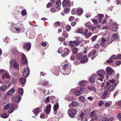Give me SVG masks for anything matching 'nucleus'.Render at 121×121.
<instances>
[{
  "mask_svg": "<svg viewBox=\"0 0 121 121\" xmlns=\"http://www.w3.org/2000/svg\"><path fill=\"white\" fill-rule=\"evenodd\" d=\"M19 81L23 85L26 82V80L24 78H22L20 79Z\"/></svg>",
  "mask_w": 121,
  "mask_h": 121,
  "instance_id": "35",
  "label": "nucleus"
},
{
  "mask_svg": "<svg viewBox=\"0 0 121 121\" xmlns=\"http://www.w3.org/2000/svg\"><path fill=\"white\" fill-rule=\"evenodd\" d=\"M91 28L90 29H91L92 31H94L96 28V27L95 26H91Z\"/></svg>",
  "mask_w": 121,
  "mask_h": 121,
  "instance_id": "61",
  "label": "nucleus"
},
{
  "mask_svg": "<svg viewBox=\"0 0 121 121\" xmlns=\"http://www.w3.org/2000/svg\"><path fill=\"white\" fill-rule=\"evenodd\" d=\"M63 36L65 37H67L68 36V34L67 32L65 31H63L62 34Z\"/></svg>",
  "mask_w": 121,
  "mask_h": 121,
  "instance_id": "46",
  "label": "nucleus"
},
{
  "mask_svg": "<svg viewBox=\"0 0 121 121\" xmlns=\"http://www.w3.org/2000/svg\"><path fill=\"white\" fill-rule=\"evenodd\" d=\"M12 53L14 55H17L18 53V51L15 48H13L12 50Z\"/></svg>",
  "mask_w": 121,
  "mask_h": 121,
  "instance_id": "40",
  "label": "nucleus"
},
{
  "mask_svg": "<svg viewBox=\"0 0 121 121\" xmlns=\"http://www.w3.org/2000/svg\"><path fill=\"white\" fill-rule=\"evenodd\" d=\"M63 48L62 47H60L58 49V52L59 53L61 54L63 52Z\"/></svg>",
  "mask_w": 121,
  "mask_h": 121,
  "instance_id": "50",
  "label": "nucleus"
},
{
  "mask_svg": "<svg viewBox=\"0 0 121 121\" xmlns=\"http://www.w3.org/2000/svg\"><path fill=\"white\" fill-rule=\"evenodd\" d=\"M75 57L73 54H72L70 57V59L72 60H75Z\"/></svg>",
  "mask_w": 121,
  "mask_h": 121,
  "instance_id": "59",
  "label": "nucleus"
},
{
  "mask_svg": "<svg viewBox=\"0 0 121 121\" xmlns=\"http://www.w3.org/2000/svg\"><path fill=\"white\" fill-rule=\"evenodd\" d=\"M10 30H11L13 32H15L16 31V27H14L13 25H11L9 28Z\"/></svg>",
  "mask_w": 121,
  "mask_h": 121,
  "instance_id": "36",
  "label": "nucleus"
},
{
  "mask_svg": "<svg viewBox=\"0 0 121 121\" xmlns=\"http://www.w3.org/2000/svg\"><path fill=\"white\" fill-rule=\"evenodd\" d=\"M81 94L80 92L79 91H75L74 92V94L77 96Z\"/></svg>",
  "mask_w": 121,
  "mask_h": 121,
  "instance_id": "53",
  "label": "nucleus"
},
{
  "mask_svg": "<svg viewBox=\"0 0 121 121\" xmlns=\"http://www.w3.org/2000/svg\"><path fill=\"white\" fill-rule=\"evenodd\" d=\"M40 111V110L39 108H36L34 110H33V112L34 113L36 116L37 115V114Z\"/></svg>",
  "mask_w": 121,
  "mask_h": 121,
  "instance_id": "26",
  "label": "nucleus"
},
{
  "mask_svg": "<svg viewBox=\"0 0 121 121\" xmlns=\"http://www.w3.org/2000/svg\"><path fill=\"white\" fill-rule=\"evenodd\" d=\"M116 59H121V55L120 54H118L116 57Z\"/></svg>",
  "mask_w": 121,
  "mask_h": 121,
  "instance_id": "63",
  "label": "nucleus"
},
{
  "mask_svg": "<svg viewBox=\"0 0 121 121\" xmlns=\"http://www.w3.org/2000/svg\"><path fill=\"white\" fill-rule=\"evenodd\" d=\"M90 116L92 117V119L93 121L96 120L98 117V116L96 113L94 111L91 112Z\"/></svg>",
  "mask_w": 121,
  "mask_h": 121,
  "instance_id": "9",
  "label": "nucleus"
},
{
  "mask_svg": "<svg viewBox=\"0 0 121 121\" xmlns=\"http://www.w3.org/2000/svg\"><path fill=\"white\" fill-rule=\"evenodd\" d=\"M66 29L67 31H69L71 29V26H70L69 25H67L66 26Z\"/></svg>",
  "mask_w": 121,
  "mask_h": 121,
  "instance_id": "51",
  "label": "nucleus"
},
{
  "mask_svg": "<svg viewBox=\"0 0 121 121\" xmlns=\"http://www.w3.org/2000/svg\"><path fill=\"white\" fill-rule=\"evenodd\" d=\"M106 118L107 119V121H112L114 119V117H106Z\"/></svg>",
  "mask_w": 121,
  "mask_h": 121,
  "instance_id": "42",
  "label": "nucleus"
},
{
  "mask_svg": "<svg viewBox=\"0 0 121 121\" xmlns=\"http://www.w3.org/2000/svg\"><path fill=\"white\" fill-rule=\"evenodd\" d=\"M112 37L115 39H117L118 38V36L117 34L113 33L112 34Z\"/></svg>",
  "mask_w": 121,
  "mask_h": 121,
  "instance_id": "49",
  "label": "nucleus"
},
{
  "mask_svg": "<svg viewBox=\"0 0 121 121\" xmlns=\"http://www.w3.org/2000/svg\"><path fill=\"white\" fill-rule=\"evenodd\" d=\"M59 108V104L58 103H55L53 106V108L55 112V114H56V112Z\"/></svg>",
  "mask_w": 121,
  "mask_h": 121,
  "instance_id": "14",
  "label": "nucleus"
},
{
  "mask_svg": "<svg viewBox=\"0 0 121 121\" xmlns=\"http://www.w3.org/2000/svg\"><path fill=\"white\" fill-rule=\"evenodd\" d=\"M104 17V15L103 14H98V16L95 17H98L99 22H100Z\"/></svg>",
  "mask_w": 121,
  "mask_h": 121,
  "instance_id": "23",
  "label": "nucleus"
},
{
  "mask_svg": "<svg viewBox=\"0 0 121 121\" xmlns=\"http://www.w3.org/2000/svg\"><path fill=\"white\" fill-rule=\"evenodd\" d=\"M115 80L113 79H110L109 80V82L112 83H114L115 82Z\"/></svg>",
  "mask_w": 121,
  "mask_h": 121,
  "instance_id": "62",
  "label": "nucleus"
},
{
  "mask_svg": "<svg viewBox=\"0 0 121 121\" xmlns=\"http://www.w3.org/2000/svg\"><path fill=\"white\" fill-rule=\"evenodd\" d=\"M23 16H25L27 13L26 11L25 10H22L21 12Z\"/></svg>",
  "mask_w": 121,
  "mask_h": 121,
  "instance_id": "55",
  "label": "nucleus"
},
{
  "mask_svg": "<svg viewBox=\"0 0 121 121\" xmlns=\"http://www.w3.org/2000/svg\"><path fill=\"white\" fill-rule=\"evenodd\" d=\"M58 39L60 41L62 42L63 41L65 40V39L60 37H59Z\"/></svg>",
  "mask_w": 121,
  "mask_h": 121,
  "instance_id": "58",
  "label": "nucleus"
},
{
  "mask_svg": "<svg viewBox=\"0 0 121 121\" xmlns=\"http://www.w3.org/2000/svg\"><path fill=\"white\" fill-rule=\"evenodd\" d=\"M99 76L101 78H104V75L105 73V71L103 70H101L97 72Z\"/></svg>",
  "mask_w": 121,
  "mask_h": 121,
  "instance_id": "11",
  "label": "nucleus"
},
{
  "mask_svg": "<svg viewBox=\"0 0 121 121\" xmlns=\"http://www.w3.org/2000/svg\"><path fill=\"white\" fill-rule=\"evenodd\" d=\"M11 66L15 69H19V66L17 62L15 60H12L9 62Z\"/></svg>",
  "mask_w": 121,
  "mask_h": 121,
  "instance_id": "3",
  "label": "nucleus"
},
{
  "mask_svg": "<svg viewBox=\"0 0 121 121\" xmlns=\"http://www.w3.org/2000/svg\"><path fill=\"white\" fill-rule=\"evenodd\" d=\"M18 92L19 94L22 95L23 93V89L22 88H19L18 89Z\"/></svg>",
  "mask_w": 121,
  "mask_h": 121,
  "instance_id": "34",
  "label": "nucleus"
},
{
  "mask_svg": "<svg viewBox=\"0 0 121 121\" xmlns=\"http://www.w3.org/2000/svg\"><path fill=\"white\" fill-rule=\"evenodd\" d=\"M51 107V105L50 104L49 105L47 106V108L46 111V112L48 114L50 112Z\"/></svg>",
  "mask_w": 121,
  "mask_h": 121,
  "instance_id": "29",
  "label": "nucleus"
},
{
  "mask_svg": "<svg viewBox=\"0 0 121 121\" xmlns=\"http://www.w3.org/2000/svg\"><path fill=\"white\" fill-rule=\"evenodd\" d=\"M87 61V59L86 56H83L81 60V63H84L86 62Z\"/></svg>",
  "mask_w": 121,
  "mask_h": 121,
  "instance_id": "24",
  "label": "nucleus"
},
{
  "mask_svg": "<svg viewBox=\"0 0 121 121\" xmlns=\"http://www.w3.org/2000/svg\"><path fill=\"white\" fill-rule=\"evenodd\" d=\"M77 112V110L74 108L69 109L68 111V114L70 117H73L74 115L76 114Z\"/></svg>",
  "mask_w": 121,
  "mask_h": 121,
  "instance_id": "2",
  "label": "nucleus"
},
{
  "mask_svg": "<svg viewBox=\"0 0 121 121\" xmlns=\"http://www.w3.org/2000/svg\"><path fill=\"white\" fill-rule=\"evenodd\" d=\"M10 106L11 107V109L9 110L8 112L9 113H11L13 112L14 109H15V107L13 105L11 106V105L10 104H8L5 106L4 108L5 110H7L9 109L10 108Z\"/></svg>",
  "mask_w": 121,
  "mask_h": 121,
  "instance_id": "4",
  "label": "nucleus"
},
{
  "mask_svg": "<svg viewBox=\"0 0 121 121\" xmlns=\"http://www.w3.org/2000/svg\"><path fill=\"white\" fill-rule=\"evenodd\" d=\"M97 36H98L97 35H95L92 37L91 38V40L92 41H95Z\"/></svg>",
  "mask_w": 121,
  "mask_h": 121,
  "instance_id": "56",
  "label": "nucleus"
},
{
  "mask_svg": "<svg viewBox=\"0 0 121 121\" xmlns=\"http://www.w3.org/2000/svg\"><path fill=\"white\" fill-rule=\"evenodd\" d=\"M21 60L22 62L23 63L26 64L27 62L26 56L24 55H22Z\"/></svg>",
  "mask_w": 121,
  "mask_h": 121,
  "instance_id": "19",
  "label": "nucleus"
},
{
  "mask_svg": "<svg viewBox=\"0 0 121 121\" xmlns=\"http://www.w3.org/2000/svg\"><path fill=\"white\" fill-rule=\"evenodd\" d=\"M78 105L79 104L77 102L73 101L72 103L69 104V106L70 107H76L78 106Z\"/></svg>",
  "mask_w": 121,
  "mask_h": 121,
  "instance_id": "15",
  "label": "nucleus"
},
{
  "mask_svg": "<svg viewBox=\"0 0 121 121\" xmlns=\"http://www.w3.org/2000/svg\"><path fill=\"white\" fill-rule=\"evenodd\" d=\"M92 22L95 24H97L98 23V21L96 19H92Z\"/></svg>",
  "mask_w": 121,
  "mask_h": 121,
  "instance_id": "60",
  "label": "nucleus"
},
{
  "mask_svg": "<svg viewBox=\"0 0 121 121\" xmlns=\"http://www.w3.org/2000/svg\"><path fill=\"white\" fill-rule=\"evenodd\" d=\"M74 19V17L73 16H70L69 18V21L71 22Z\"/></svg>",
  "mask_w": 121,
  "mask_h": 121,
  "instance_id": "57",
  "label": "nucleus"
},
{
  "mask_svg": "<svg viewBox=\"0 0 121 121\" xmlns=\"http://www.w3.org/2000/svg\"><path fill=\"white\" fill-rule=\"evenodd\" d=\"M30 73V71L29 67L25 68L23 73V76L25 78H27L29 75Z\"/></svg>",
  "mask_w": 121,
  "mask_h": 121,
  "instance_id": "8",
  "label": "nucleus"
},
{
  "mask_svg": "<svg viewBox=\"0 0 121 121\" xmlns=\"http://www.w3.org/2000/svg\"><path fill=\"white\" fill-rule=\"evenodd\" d=\"M79 42L77 41H70L69 42V45L72 47H75L79 44Z\"/></svg>",
  "mask_w": 121,
  "mask_h": 121,
  "instance_id": "10",
  "label": "nucleus"
},
{
  "mask_svg": "<svg viewBox=\"0 0 121 121\" xmlns=\"http://www.w3.org/2000/svg\"><path fill=\"white\" fill-rule=\"evenodd\" d=\"M78 33L82 34L84 32V30L83 28L78 29Z\"/></svg>",
  "mask_w": 121,
  "mask_h": 121,
  "instance_id": "48",
  "label": "nucleus"
},
{
  "mask_svg": "<svg viewBox=\"0 0 121 121\" xmlns=\"http://www.w3.org/2000/svg\"><path fill=\"white\" fill-rule=\"evenodd\" d=\"M82 56V55L81 54L78 53L76 55V58L78 59H81Z\"/></svg>",
  "mask_w": 121,
  "mask_h": 121,
  "instance_id": "44",
  "label": "nucleus"
},
{
  "mask_svg": "<svg viewBox=\"0 0 121 121\" xmlns=\"http://www.w3.org/2000/svg\"><path fill=\"white\" fill-rule=\"evenodd\" d=\"M9 115L7 114L6 113H4L1 115V117L3 118H6L9 116Z\"/></svg>",
  "mask_w": 121,
  "mask_h": 121,
  "instance_id": "43",
  "label": "nucleus"
},
{
  "mask_svg": "<svg viewBox=\"0 0 121 121\" xmlns=\"http://www.w3.org/2000/svg\"><path fill=\"white\" fill-rule=\"evenodd\" d=\"M83 12L82 9L81 8H78L77 10V12L79 15H81Z\"/></svg>",
  "mask_w": 121,
  "mask_h": 121,
  "instance_id": "30",
  "label": "nucleus"
},
{
  "mask_svg": "<svg viewBox=\"0 0 121 121\" xmlns=\"http://www.w3.org/2000/svg\"><path fill=\"white\" fill-rule=\"evenodd\" d=\"M64 54H61V56H65L67 55L69 53V51L68 48H66L64 49Z\"/></svg>",
  "mask_w": 121,
  "mask_h": 121,
  "instance_id": "16",
  "label": "nucleus"
},
{
  "mask_svg": "<svg viewBox=\"0 0 121 121\" xmlns=\"http://www.w3.org/2000/svg\"><path fill=\"white\" fill-rule=\"evenodd\" d=\"M87 88L89 90H93L95 92H96V89L95 87L91 86H88L87 87Z\"/></svg>",
  "mask_w": 121,
  "mask_h": 121,
  "instance_id": "28",
  "label": "nucleus"
},
{
  "mask_svg": "<svg viewBox=\"0 0 121 121\" xmlns=\"http://www.w3.org/2000/svg\"><path fill=\"white\" fill-rule=\"evenodd\" d=\"M10 78V76L8 74L6 73L4 74L2 76V78L4 79L5 78Z\"/></svg>",
  "mask_w": 121,
  "mask_h": 121,
  "instance_id": "32",
  "label": "nucleus"
},
{
  "mask_svg": "<svg viewBox=\"0 0 121 121\" xmlns=\"http://www.w3.org/2000/svg\"><path fill=\"white\" fill-rule=\"evenodd\" d=\"M21 99L19 95H18L17 96L13 98V100L15 102H18L20 101Z\"/></svg>",
  "mask_w": 121,
  "mask_h": 121,
  "instance_id": "18",
  "label": "nucleus"
},
{
  "mask_svg": "<svg viewBox=\"0 0 121 121\" xmlns=\"http://www.w3.org/2000/svg\"><path fill=\"white\" fill-rule=\"evenodd\" d=\"M68 64H65L63 67L65 70L64 73L65 74H68L70 71L71 67Z\"/></svg>",
  "mask_w": 121,
  "mask_h": 121,
  "instance_id": "1",
  "label": "nucleus"
},
{
  "mask_svg": "<svg viewBox=\"0 0 121 121\" xmlns=\"http://www.w3.org/2000/svg\"><path fill=\"white\" fill-rule=\"evenodd\" d=\"M70 3L69 0H64L62 3L63 6H67L70 4Z\"/></svg>",
  "mask_w": 121,
  "mask_h": 121,
  "instance_id": "17",
  "label": "nucleus"
},
{
  "mask_svg": "<svg viewBox=\"0 0 121 121\" xmlns=\"http://www.w3.org/2000/svg\"><path fill=\"white\" fill-rule=\"evenodd\" d=\"M84 115V114L83 112H80L79 115L78 116V118H82V117H83Z\"/></svg>",
  "mask_w": 121,
  "mask_h": 121,
  "instance_id": "47",
  "label": "nucleus"
},
{
  "mask_svg": "<svg viewBox=\"0 0 121 121\" xmlns=\"http://www.w3.org/2000/svg\"><path fill=\"white\" fill-rule=\"evenodd\" d=\"M91 24L90 22H88L85 24V25L86 27H87L88 29H90L91 26Z\"/></svg>",
  "mask_w": 121,
  "mask_h": 121,
  "instance_id": "37",
  "label": "nucleus"
},
{
  "mask_svg": "<svg viewBox=\"0 0 121 121\" xmlns=\"http://www.w3.org/2000/svg\"><path fill=\"white\" fill-rule=\"evenodd\" d=\"M106 70L109 76L115 73V72L114 70L109 67H108L106 68Z\"/></svg>",
  "mask_w": 121,
  "mask_h": 121,
  "instance_id": "7",
  "label": "nucleus"
},
{
  "mask_svg": "<svg viewBox=\"0 0 121 121\" xmlns=\"http://www.w3.org/2000/svg\"><path fill=\"white\" fill-rule=\"evenodd\" d=\"M60 22L59 21H57L54 23L53 24V25L55 27H57L60 26Z\"/></svg>",
  "mask_w": 121,
  "mask_h": 121,
  "instance_id": "33",
  "label": "nucleus"
},
{
  "mask_svg": "<svg viewBox=\"0 0 121 121\" xmlns=\"http://www.w3.org/2000/svg\"><path fill=\"white\" fill-rule=\"evenodd\" d=\"M9 86V85L8 86L6 85L2 86L0 87V90L3 91H5L6 90L7 88H8Z\"/></svg>",
  "mask_w": 121,
  "mask_h": 121,
  "instance_id": "20",
  "label": "nucleus"
},
{
  "mask_svg": "<svg viewBox=\"0 0 121 121\" xmlns=\"http://www.w3.org/2000/svg\"><path fill=\"white\" fill-rule=\"evenodd\" d=\"M70 9L68 8H65L64 9V12L66 13H67L69 12Z\"/></svg>",
  "mask_w": 121,
  "mask_h": 121,
  "instance_id": "54",
  "label": "nucleus"
},
{
  "mask_svg": "<svg viewBox=\"0 0 121 121\" xmlns=\"http://www.w3.org/2000/svg\"><path fill=\"white\" fill-rule=\"evenodd\" d=\"M117 86L116 84H115L113 85H110L108 88V90L109 91H113Z\"/></svg>",
  "mask_w": 121,
  "mask_h": 121,
  "instance_id": "25",
  "label": "nucleus"
},
{
  "mask_svg": "<svg viewBox=\"0 0 121 121\" xmlns=\"http://www.w3.org/2000/svg\"><path fill=\"white\" fill-rule=\"evenodd\" d=\"M22 47L25 50L28 51L30 49L31 43H24L23 44Z\"/></svg>",
  "mask_w": 121,
  "mask_h": 121,
  "instance_id": "6",
  "label": "nucleus"
},
{
  "mask_svg": "<svg viewBox=\"0 0 121 121\" xmlns=\"http://www.w3.org/2000/svg\"><path fill=\"white\" fill-rule=\"evenodd\" d=\"M108 92L106 91H104L102 94V98L103 99H104L108 94Z\"/></svg>",
  "mask_w": 121,
  "mask_h": 121,
  "instance_id": "22",
  "label": "nucleus"
},
{
  "mask_svg": "<svg viewBox=\"0 0 121 121\" xmlns=\"http://www.w3.org/2000/svg\"><path fill=\"white\" fill-rule=\"evenodd\" d=\"M80 91L83 93L85 94L87 93V91L86 89L83 88H80Z\"/></svg>",
  "mask_w": 121,
  "mask_h": 121,
  "instance_id": "38",
  "label": "nucleus"
},
{
  "mask_svg": "<svg viewBox=\"0 0 121 121\" xmlns=\"http://www.w3.org/2000/svg\"><path fill=\"white\" fill-rule=\"evenodd\" d=\"M110 25L112 26V30L114 31H116L117 28L118 26L117 25L113 22V21L111 20L110 21Z\"/></svg>",
  "mask_w": 121,
  "mask_h": 121,
  "instance_id": "5",
  "label": "nucleus"
},
{
  "mask_svg": "<svg viewBox=\"0 0 121 121\" xmlns=\"http://www.w3.org/2000/svg\"><path fill=\"white\" fill-rule=\"evenodd\" d=\"M72 51L73 54H76L78 52V49L77 48L75 47L72 49Z\"/></svg>",
  "mask_w": 121,
  "mask_h": 121,
  "instance_id": "41",
  "label": "nucleus"
},
{
  "mask_svg": "<svg viewBox=\"0 0 121 121\" xmlns=\"http://www.w3.org/2000/svg\"><path fill=\"white\" fill-rule=\"evenodd\" d=\"M87 81L85 80H83L80 82H79V84L81 86H83L85 84H87Z\"/></svg>",
  "mask_w": 121,
  "mask_h": 121,
  "instance_id": "27",
  "label": "nucleus"
},
{
  "mask_svg": "<svg viewBox=\"0 0 121 121\" xmlns=\"http://www.w3.org/2000/svg\"><path fill=\"white\" fill-rule=\"evenodd\" d=\"M15 92V90L13 88H12L7 93V94L9 95H11L13 94Z\"/></svg>",
  "mask_w": 121,
  "mask_h": 121,
  "instance_id": "21",
  "label": "nucleus"
},
{
  "mask_svg": "<svg viewBox=\"0 0 121 121\" xmlns=\"http://www.w3.org/2000/svg\"><path fill=\"white\" fill-rule=\"evenodd\" d=\"M56 4L57 5V6L56 7V8L60 9V6L61 5V3L60 0H58L57 1L56 3Z\"/></svg>",
  "mask_w": 121,
  "mask_h": 121,
  "instance_id": "31",
  "label": "nucleus"
},
{
  "mask_svg": "<svg viewBox=\"0 0 121 121\" xmlns=\"http://www.w3.org/2000/svg\"><path fill=\"white\" fill-rule=\"evenodd\" d=\"M116 104L117 105L118 108L119 109H121V101L117 102Z\"/></svg>",
  "mask_w": 121,
  "mask_h": 121,
  "instance_id": "39",
  "label": "nucleus"
},
{
  "mask_svg": "<svg viewBox=\"0 0 121 121\" xmlns=\"http://www.w3.org/2000/svg\"><path fill=\"white\" fill-rule=\"evenodd\" d=\"M99 105L100 106H102L104 104L103 101H99Z\"/></svg>",
  "mask_w": 121,
  "mask_h": 121,
  "instance_id": "64",
  "label": "nucleus"
},
{
  "mask_svg": "<svg viewBox=\"0 0 121 121\" xmlns=\"http://www.w3.org/2000/svg\"><path fill=\"white\" fill-rule=\"evenodd\" d=\"M89 80L90 82L94 83L95 82V78L93 77H91L89 79Z\"/></svg>",
  "mask_w": 121,
  "mask_h": 121,
  "instance_id": "52",
  "label": "nucleus"
},
{
  "mask_svg": "<svg viewBox=\"0 0 121 121\" xmlns=\"http://www.w3.org/2000/svg\"><path fill=\"white\" fill-rule=\"evenodd\" d=\"M79 99L80 101L82 102H83L85 101V98L83 96L79 97Z\"/></svg>",
  "mask_w": 121,
  "mask_h": 121,
  "instance_id": "45",
  "label": "nucleus"
},
{
  "mask_svg": "<svg viewBox=\"0 0 121 121\" xmlns=\"http://www.w3.org/2000/svg\"><path fill=\"white\" fill-rule=\"evenodd\" d=\"M84 34L86 38H88L90 37L92 34V33L90 32H88V30L87 29H86L85 30Z\"/></svg>",
  "mask_w": 121,
  "mask_h": 121,
  "instance_id": "12",
  "label": "nucleus"
},
{
  "mask_svg": "<svg viewBox=\"0 0 121 121\" xmlns=\"http://www.w3.org/2000/svg\"><path fill=\"white\" fill-rule=\"evenodd\" d=\"M96 54V51L94 50L91 51L89 54L88 56L91 57V59L93 60L96 57L95 54Z\"/></svg>",
  "mask_w": 121,
  "mask_h": 121,
  "instance_id": "13",
  "label": "nucleus"
}]
</instances>
